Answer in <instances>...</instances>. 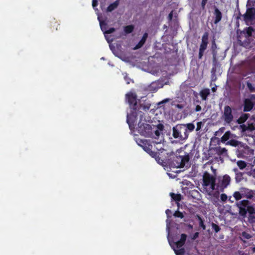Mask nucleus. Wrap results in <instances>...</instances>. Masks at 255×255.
<instances>
[{
	"label": "nucleus",
	"instance_id": "nucleus-17",
	"mask_svg": "<svg viewBox=\"0 0 255 255\" xmlns=\"http://www.w3.org/2000/svg\"><path fill=\"white\" fill-rule=\"evenodd\" d=\"M230 181L231 178L228 175H224L221 181V186L223 188H226L230 184Z\"/></svg>",
	"mask_w": 255,
	"mask_h": 255
},
{
	"label": "nucleus",
	"instance_id": "nucleus-13",
	"mask_svg": "<svg viewBox=\"0 0 255 255\" xmlns=\"http://www.w3.org/2000/svg\"><path fill=\"white\" fill-rule=\"evenodd\" d=\"M153 129L154 132V138L158 139L160 134V131H162L164 129V126L161 124H158L157 126L153 125Z\"/></svg>",
	"mask_w": 255,
	"mask_h": 255
},
{
	"label": "nucleus",
	"instance_id": "nucleus-11",
	"mask_svg": "<svg viewBox=\"0 0 255 255\" xmlns=\"http://www.w3.org/2000/svg\"><path fill=\"white\" fill-rule=\"evenodd\" d=\"M250 202L247 200H243L237 203V206L239 209V214L242 216H245L247 214V209Z\"/></svg>",
	"mask_w": 255,
	"mask_h": 255
},
{
	"label": "nucleus",
	"instance_id": "nucleus-53",
	"mask_svg": "<svg viewBox=\"0 0 255 255\" xmlns=\"http://www.w3.org/2000/svg\"><path fill=\"white\" fill-rule=\"evenodd\" d=\"M202 108L201 107L200 105H197L195 108V111L196 112H199L201 110Z\"/></svg>",
	"mask_w": 255,
	"mask_h": 255
},
{
	"label": "nucleus",
	"instance_id": "nucleus-51",
	"mask_svg": "<svg viewBox=\"0 0 255 255\" xmlns=\"http://www.w3.org/2000/svg\"><path fill=\"white\" fill-rule=\"evenodd\" d=\"M98 5V0H92V6L94 8L95 7Z\"/></svg>",
	"mask_w": 255,
	"mask_h": 255
},
{
	"label": "nucleus",
	"instance_id": "nucleus-32",
	"mask_svg": "<svg viewBox=\"0 0 255 255\" xmlns=\"http://www.w3.org/2000/svg\"><path fill=\"white\" fill-rule=\"evenodd\" d=\"M212 228L214 230L216 233H218L221 230V228L215 223L212 222L211 224Z\"/></svg>",
	"mask_w": 255,
	"mask_h": 255
},
{
	"label": "nucleus",
	"instance_id": "nucleus-56",
	"mask_svg": "<svg viewBox=\"0 0 255 255\" xmlns=\"http://www.w3.org/2000/svg\"><path fill=\"white\" fill-rule=\"evenodd\" d=\"M175 106L176 108H177L178 109H181L183 108V106L181 104H177Z\"/></svg>",
	"mask_w": 255,
	"mask_h": 255
},
{
	"label": "nucleus",
	"instance_id": "nucleus-63",
	"mask_svg": "<svg viewBox=\"0 0 255 255\" xmlns=\"http://www.w3.org/2000/svg\"><path fill=\"white\" fill-rule=\"evenodd\" d=\"M216 89H217L216 87H213V88H212V90L213 92H215Z\"/></svg>",
	"mask_w": 255,
	"mask_h": 255
},
{
	"label": "nucleus",
	"instance_id": "nucleus-58",
	"mask_svg": "<svg viewBox=\"0 0 255 255\" xmlns=\"http://www.w3.org/2000/svg\"><path fill=\"white\" fill-rule=\"evenodd\" d=\"M59 25V24L58 23H57L56 22H54V25H53V26L56 27L55 29H56V30L58 29L57 27H58V26Z\"/></svg>",
	"mask_w": 255,
	"mask_h": 255
},
{
	"label": "nucleus",
	"instance_id": "nucleus-50",
	"mask_svg": "<svg viewBox=\"0 0 255 255\" xmlns=\"http://www.w3.org/2000/svg\"><path fill=\"white\" fill-rule=\"evenodd\" d=\"M199 235V233L198 232H196V233H194L193 235V236H192L191 239L193 240L196 239L197 238H198Z\"/></svg>",
	"mask_w": 255,
	"mask_h": 255
},
{
	"label": "nucleus",
	"instance_id": "nucleus-27",
	"mask_svg": "<svg viewBox=\"0 0 255 255\" xmlns=\"http://www.w3.org/2000/svg\"><path fill=\"white\" fill-rule=\"evenodd\" d=\"M231 136V132L230 131L226 132L221 137V140L222 142H225L227 141Z\"/></svg>",
	"mask_w": 255,
	"mask_h": 255
},
{
	"label": "nucleus",
	"instance_id": "nucleus-5",
	"mask_svg": "<svg viewBox=\"0 0 255 255\" xmlns=\"http://www.w3.org/2000/svg\"><path fill=\"white\" fill-rule=\"evenodd\" d=\"M170 155V152H167L166 150L160 148L156 152V156H154L153 158L159 164L163 166H167Z\"/></svg>",
	"mask_w": 255,
	"mask_h": 255
},
{
	"label": "nucleus",
	"instance_id": "nucleus-16",
	"mask_svg": "<svg viewBox=\"0 0 255 255\" xmlns=\"http://www.w3.org/2000/svg\"><path fill=\"white\" fill-rule=\"evenodd\" d=\"M214 14L215 16V18L214 21V23L215 24H217L219 23L222 17V12L220 11V10L216 7H215Z\"/></svg>",
	"mask_w": 255,
	"mask_h": 255
},
{
	"label": "nucleus",
	"instance_id": "nucleus-40",
	"mask_svg": "<svg viewBox=\"0 0 255 255\" xmlns=\"http://www.w3.org/2000/svg\"><path fill=\"white\" fill-rule=\"evenodd\" d=\"M254 196V192L252 190H250L246 193V197L248 199H252Z\"/></svg>",
	"mask_w": 255,
	"mask_h": 255
},
{
	"label": "nucleus",
	"instance_id": "nucleus-30",
	"mask_svg": "<svg viewBox=\"0 0 255 255\" xmlns=\"http://www.w3.org/2000/svg\"><path fill=\"white\" fill-rule=\"evenodd\" d=\"M100 25L101 30L105 34V31H107V23L105 21H102L100 22Z\"/></svg>",
	"mask_w": 255,
	"mask_h": 255
},
{
	"label": "nucleus",
	"instance_id": "nucleus-24",
	"mask_svg": "<svg viewBox=\"0 0 255 255\" xmlns=\"http://www.w3.org/2000/svg\"><path fill=\"white\" fill-rule=\"evenodd\" d=\"M216 152L219 155H226L227 154V150L220 146L216 148Z\"/></svg>",
	"mask_w": 255,
	"mask_h": 255
},
{
	"label": "nucleus",
	"instance_id": "nucleus-64",
	"mask_svg": "<svg viewBox=\"0 0 255 255\" xmlns=\"http://www.w3.org/2000/svg\"><path fill=\"white\" fill-rule=\"evenodd\" d=\"M241 255H247V254H245V253H243L242 254H241Z\"/></svg>",
	"mask_w": 255,
	"mask_h": 255
},
{
	"label": "nucleus",
	"instance_id": "nucleus-52",
	"mask_svg": "<svg viewBox=\"0 0 255 255\" xmlns=\"http://www.w3.org/2000/svg\"><path fill=\"white\" fill-rule=\"evenodd\" d=\"M253 30V29L252 27H248V30L247 31V33L249 35H251L252 34V31Z\"/></svg>",
	"mask_w": 255,
	"mask_h": 255
},
{
	"label": "nucleus",
	"instance_id": "nucleus-25",
	"mask_svg": "<svg viewBox=\"0 0 255 255\" xmlns=\"http://www.w3.org/2000/svg\"><path fill=\"white\" fill-rule=\"evenodd\" d=\"M236 173L235 179L237 182H241L243 179V173L239 172L238 169H234Z\"/></svg>",
	"mask_w": 255,
	"mask_h": 255
},
{
	"label": "nucleus",
	"instance_id": "nucleus-29",
	"mask_svg": "<svg viewBox=\"0 0 255 255\" xmlns=\"http://www.w3.org/2000/svg\"><path fill=\"white\" fill-rule=\"evenodd\" d=\"M174 251L176 255H183L185 253V249L182 248H180L177 250L174 249Z\"/></svg>",
	"mask_w": 255,
	"mask_h": 255
},
{
	"label": "nucleus",
	"instance_id": "nucleus-46",
	"mask_svg": "<svg viewBox=\"0 0 255 255\" xmlns=\"http://www.w3.org/2000/svg\"><path fill=\"white\" fill-rule=\"evenodd\" d=\"M216 48H217L216 44L215 43V40H213L212 42L211 49H212L214 54H215L214 53H215Z\"/></svg>",
	"mask_w": 255,
	"mask_h": 255
},
{
	"label": "nucleus",
	"instance_id": "nucleus-59",
	"mask_svg": "<svg viewBox=\"0 0 255 255\" xmlns=\"http://www.w3.org/2000/svg\"><path fill=\"white\" fill-rule=\"evenodd\" d=\"M165 212L167 215L168 216L169 213H171V211L169 209H167Z\"/></svg>",
	"mask_w": 255,
	"mask_h": 255
},
{
	"label": "nucleus",
	"instance_id": "nucleus-1",
	"mask_svg": "<svg viewBox=\"0 0 255 255\" xmlns=\"http://www.w3.org/2000/svg\"><path fill=\"white\" fill-rule=\"evenodd\" d=\"M195 125L193 123L186 124H177L172 128V136L179 141L186 140L189 133L195 129Z\"/></svg>",
	"mask_w": 255,
	"mask_h": 255
},
{
	"label": "nucleus",
	"instance_id": "nucleus-36",
	"mask_svg": "<svg viewBox=\"0 0 255 255\" xmlns=\"http://www.w3.org/2000/svg\"><path fill=\"white\" fill-rule=\"evenodd\" d=\"M136 142L141 147H143L147 142L146 140H143V139H138L136 140Z\"/></svg>",
	"mask_w": 255,
	"mask_h": 255
},
{
	"label": "nucleus",
	"instance_id": "nucleus-35",
	"mask_svg": "<svg viewBox=\"0 0 255 255\" xmlns=\"http://www.w3.org/2000/svg\"><path fill=\"white\" fill-rule=\"evenodd\" d=\"M233 196L236 200H239L242 198L241 194L239 191H236L234 192Z\"/></svg>",
	"mask_w": 255,
	"mask_h": 255
},
{
	"label": "nucleus",
	"instance_id": "nucleus-44",
	"mask_svg": "<svg viewBox=\"0 0 255 255\" xmlns=\"http://www.w3.org/2000/svg\"><path fill=\"white\" fill-rule=\"evenodd\" d=\"M221 200L223 202H226L228 199L227 195L225 193H222L220 196Z\"/></svg>",
	"mask_w": 255,
	"mask_h": 255
},
{
	"label": "nucleus",
	"instance_id": "nucleus-38",
	"mask_svg": "<svg viewBox=\"0 0 255 255\" xmlns=\"http://www.w3.org/2000/svg\"><path fill=\"white\" fill-rule=\"evenodd\" d=\"M248 212L250 214H253L255 213V209L252 206L248 205L247 209V212Z\"/></svg>",
	"mask_w": 255,
	"mask_h": 255
},
{
	"label": "nucleus",
	"instance_id": "nucleus-18",
	"mask_svg": "<svg viewBox=\"0 0 255 255\" xmlns=\"http://www.w3.org/2000/svg\"><path fill=\"white\" fill-rule=\"evenodd\" d=\"M159 85L160 83L158 82H153L148 86V90L153 92H156L160 87Z\"/></svg>",
	"mask_w": 255,
	"mask_h": 255
},
{
	"label": "nucleus",
	"instance_id": "nucleus-55",
	"mask_svg": "<svg viewBox=\"0 0 255 255\" xmlns=\"http://www.w3.org/2000/svg\"><path fill=\"white\" fill-rule=\"evenodd\" d=\"M247 127H250V128H251V129H249L248 130H253L255 129L254 126L253 124L249 125Z\"/></svg>",
	"mask_w": 255,
	"mask_h": 255
},
{
	"label": "nucleus",
	"instance_id": "nucleus-19",
	"mask_svg": "<svg viewBox=\"0 0 255 255\" xmlns=\"http://www.w3.org/2000/svg\"><path fill=\"white\" fill-rule=\"evenodd\" d=\"M120 0H116L115 1L110 4L107 8V11L112 12L113 10L117 8L119 5Z\"/></svg>",
	"mask_w": 255,
	"mask_h": 255
},
{
	"label": "nucleus",
	"instance_id": "nucleus-57",
	"mask_svg": "<svg viewBox=\"0 0 255 255\" xmlns=\"http://www.w3.org/2000/svg\"><path fill=\"white\" fill-rule=\"evenodd\" d=\"M215 72H216L215 68V67L212 68V70H211L212 75H215Z\"/></svg>",
	"mask_w": 255,
	"mask_h": 255
},
{
	"label": "nucleus",
	"instance_id": "nucleus-8",
	"mask_svg": "<svg viewBox=\"0 0 255 255\" xmlns=\"http://www.w3.org/2000/svg\"><path fill=\"white\" fill-rule=\"evenodd\" d=\"M243 17L244 20L246 22L251 21L255 19V8L250 7L247 9L246 13L242 15L240 13L239 16H238V18H240V16Z\"/></svg>",
	"mask_w": 255,
	"mask_h": 255
},
{
	"label": "nucleus",
	"instance_id": "nucleus-42",
	"mask_svg": "<svg viewBox=\"0 0 255 255\" xmlns=\"http://www.w3.org/2000/svg\"><path fill=\"white\" fill-rule=\"evenodd\" d=\"M116 30V29L114 27H111L109 28L108 30H107V31H105V34H111L113 32H114ZM105 37L107 38V36L106 35H105Z\"/></svg>",
	"mask_w": 255,
	"mask_h": 255
},
{
	"label": "nucleus",
	"instance_id": "nucleus-15",
	"mask_svg": "<svg viewBox=\"0 0 255 255\" xmlns=\"http://www.w3.org/2000/svg\"><path fill=\"white\" fill-rule=\"evenodd\" d=\"M148 37V33L147 32H145L140 40L138 42V43L133 48L134 50H136L140 48L143 46V45L145 43V41Z\"/></svg>",
	"mask_w": 255,
	"mask_h": 255
},
{
	"label": "nucleus",
	"instance_id": "nucleus-21",
	"mask_svg": "<svg viewBox=\"0 0 255 255\" xmlns=\"http://www.w3.org/2000/svg\"><path fill=\"white\" fill-rule=\"evenodd\" d=\"M249 114H243L241 115L240 118L237 120V123L239 124H242L244 123L249 118Z\"/></svg>",
	"mask_w": 255,
	"mask_h": 255
},
{
	"label": "nucleus",
	"instance_id": "nucleus-60",
	"mask_svg": "<svg viewBox=\"0 0 255 255\" xmlns=\"http://www.w3.org/2000/svg\"><path fill=\"white\" fill-rule=\"evenodd\" d=\"M187 227L189 229H193V225H191V224H188L187 225Z\"/></svg>",
	"mask_w": 255,
	"mask_h": 255
},
{
	"label": "nucleus",
	"instance_id": "nucleus-6",
	"mask_svg": "<svg viewBox=\"0 0 255 255\" xmlns=\"http://www.w3.org/2000/svg\"><path fill=\"white\" fill-rule=\"evenodd\" d=\"M139 116L138 112L136 109L132 110L129 114H128L127 116V122L129 126L130 129L134 128L135 124L137 120V117Z\"/></svg>",
	"mask_w": 255,
	"mask_h": 255
},
{
	"label": "nucleus",
	"instance_id": "nucleus-7",
	"mask_svg": "<svg viewBox=\"0 0 255 255\" xmlns=\"http://www.w3.org/2000/svg\"><path fill=\"white\" fill-rule=\"evenodd\" d=\"M150 106L151 105L150 104L145 102L140 104L137 106L136 111L138 112L139 119H140L141 120L146 121L144 112H147L149 110Z\"/></svg>",
	"mask_w": 255,
	"mask_h": 255
},
{
	"label": "nucleus",
	"instance_id": "nucleus-28",
	"mask_svg": "<svg viewBox=\"0 0 255 255\" xmlns=\"http://www.w3.org/2000/svg\"><path fill=\"white\" fill-rule=\"evenodd\" d=\"M196 217H197V218H198V220L199 221V226L203 229V230H205L206 229V226H205V225L204 223L203 219L199 215H197Z\"/></svg>",
	"mask_w": 255,
	"mask_h": 255
},
{
	"label": "nucleus",
	"instance_id": "nucleus-10",
	"mask_svg": "<svg viewBox=\"0 0 255 255\" xmlns=\"http://www.w3.org/2000/svg\"><path fill=\"white\" fill-rule=\"evenodd\" d=\"M126 101L128 103L129 107L132 110L136 109L138 105L137 104L136 95L132 93H128L126 96Z\"/></svg>",
	"mask_w": 255,
	"mask_h": 255
},
{
	"label": "nucleus",
	"instance_id": "nucleus-31",
	"mask_svg": "<svg viewBox=\"0 0 255 255\" xmlns=\"http://www.w3.org/2000/svg\"><path fill=\"white\" fill-rule=\"evenodd\" d=\"M237 165L241 169H244L247 166L246 162L243 160L238 161L237 162Z\"/></svg>",
	"mask_w": 255,
	"mask_h": 255
},
{
	"label": "nucleus",
	"instance_id": "nucleus-43",
	"mask_svg": "<svg viewBox=\"0 0 255 255\" xmlns=\"http://www.w3.org/2000/svg\"><path fill=\"white\" fill-rule=\"evenodd\" d=\"M240 128L242 129V131L245 132L247 130H248L250 128V127H247V126L243 124L240 125Z\"/></svg>",
	"mask_w": 255,
	"mask_h": 255
},
{
	"label": "nucleus",
	"instance_id": "nucleus-39",
	"mask_svg": "<svg viewBox=\"0 0 255 255\" xmlns=\"http://www.w3.org/2000/svg\"><path fill=\"white\" fill-rule=\"evenodd\" d=\"M186 238L187 235L185 234H182L181 235V238L179 241L184 245L186 240Z\"/></svg>",
	"mask_w": 255,
	"mask_h": 255
},
{
	"label": "nucleus",
	"instance_id": "nucleus-47",
	"mask_svg": "<svg viewBox=\"0 0 255 255\" xmlns=\"http://www.w3.org/2000/svg\"><path fill=\"white\" fill-rule=\"evenodd\" d=\"M247 86L251 92H253L255 91V88L253 87L252 83H251L250 82H248L247 84Z\"/></svg>",
	"mask_w": 255,
	"mask_h": 255
},
{
	"label": "nucleus",
	"instance_id": "nucleus-23",
	"mask_svg": "<svg viewBox=\"0 0 255 255\" xmlns=\"http://www.w3.org/2000/svg\"><path fill=\"white\" fill-rule=\"evenodd\" d=\"M210 94V90L208 89H205L202 90L200 93V95L203 100L206 101L208 96Z\"/></svg>",
	"mask_w": 255,
	"mask_h": 255
},
{
	"label": "nucleus",
	"instance_id": "nucleus-14",
	"mask_svg": "<svg viewBox=\"0 0 255 255\" xmlns=\"http://www.w3.org/2000/svg\"><path fill=\"white\" fill-rule=\"evenodd\" d=\"M208 37L209 33L208 32H205L203 34L202 37L201 43L200 45V49L206 50L207 48V45L208 44Z\"/></svg>",
	"mask_w": 255,
	"mask_h": 255
},
{
	"label": "nucleus",
	"instance_id": "nucleus-37",
	"mask_svg": "<svg viewBox=\"0 0 255 255\" xmlns=\"http://www.w3.org/2000/svg\"><path fill=\"white\" fill-rule=\"evenodd\" d=\"M173 215L175 217L180 218L181 219H182L184 217V215H183V213L179 211H175V213H174Z\"/></svg>",
	"mask_w": 255,
	"mask_h": 255
},
{
	"label": "nucleus",
	"instance_id": "nucleus-62",
	"mask_svg": "<svg viewBox=\"0 0 255 255\" xmlns=\"http://www.w3.org/2000/svg\"><path fill=\"white\" fill-rule=\"evenodd\" d=\"M252 251L253 253H255V247L252 248Z\"/></svg>",
	"mask_w": 255,
	"mask_h": 255
},
{
	"label": "nucleus",
	"instance_id": "nucleus-4",
	"mask_svg": "<svg viewBox=\"0 0 255 255\" xmlns=\"http://www.w3.org/2000/svg\"><path fill=\"white\" fill-rule=\"evenodd\" d=\"M211 169L214 171V173L216 172V170L214 169L213 167H211ZM216 175H211L207 171H205L203 175V183L202 186L207 188L209 187L210 189L211 190H214L216 188Z\"/></svg>",
	"mask_w": 255,
	"mask_h": 255
},
{
	"label": "nucleus",
	"instance_id": "nucleus-41",
	"mask_svg": "<svg viewBox=\"0 0 255 255\" xmlns=\"http://www.w3.org/2000/svg\"><path fill=\"white\" fill-rule=\"evenodd\" d=\"M203 123L202 122H199L197 123V127L196 128V130L197 131L200 130L202 127L203 126Z\"/></svg>",
	"mask_w": 255,
	"mask_h": 255
},
{
	"label": "nucleus",
	"instance_id": "nucleus-33",
	"mask_svg": "<svg viewBox=\"0 0 255 255\" xmlns=\"http://www.w3.org/2000/svg\"><path fill=\"white\" fill-rule=\"evenodd\" d=\"M242 237L243 239L247 240L250 239L252 237V236L250 234L245 231L242 232Z\"/></svg>",
	"mask_w": 255,
	"mask_h": 255
},
{
	"label": "nucleus",
	"instance_id": "nucleus-22",
	"mask_svg": "<svg viewBox=\"0 0 255 255\" xmlns=\"http://www.w3.org/2000/svg\"><path fill=\"white\" fill-rule=\"evenodd\" d=\"M145 151H146L150 156H151L152 158L154 156H156V152L153 151L149 145H146V144L142 147Z\"/></svg>",
	"mask_w": 255,
	"mask_h": 255
},
{
	"label": "nucleus",
	"instance_id": "nucleus-12",
	"mask_svg": "<svg viewBox=\"0 0 255 255\" xmlns=\"http://www.w3.org/2000/svg\"><path fill=\"white\" fill-rule=\"evenodd\" d=\"M254 106L253 102L250 99H245L244 102V109L245 112L251 111Z\"/></svg>",
	"mask_w": 255,
	"mask_h": 255
},
{
	"label": "nucleus",
	"instance_id": "nucleus-2",
	"mask_svg": "<svg viewBox=\"0 0 255 255\" xmlns=\"http://www.w3.org/2000/svg\"><path fill=\"white\" fill-rule=\"evenodd\" d=\"M190 159L188 153L184 152V154L178 155L173 152H170V155L168 162L167 166L171 168H182L186 163H188Z\"/></svg>",
	"mask_w": 255,
	"mask_h": 255
},
{
	"label": "nucleus",
	"instance_id": "nucleus-9",
	"mask_svg": "<svg viewBox=\"0 0 255 255\" xmlns=\"http://www.w3.org/2000/svg\"><path fill=\"white\" fill-rule=\"evenodd\" d=\"M223 118L225 123L230 124L234 119L232 108L229 106L224 107Z\"/></svg>",
	"mask_w": 255,
	"mask_h": 255
},
{
	"label": "nucleus",
	"instance_id": "nucleus-49",
	"mask_svg": "<svg viewBox=\"0 0 255 255\" xmlns=\"http://www.w3.org/2000/svg\"><path fill=\"white\" fill-rule=\"evenodd\" d=\"M208 0H202L201 1V7L203 9H204L205 8V5L207 3Z\"/></svg>",
	"mask_w": 255,
	"mask_h": 255
},
{
	"label": "nucleus",
	"instance_id": "nucleus-26",
	"mask_svg": "<svg viewBox=\"0 0 255 255\" xmlns=\"http://www.w3.org/2000/svg\"><path fill=\"white\" fill-rule=\"evenodd\" d=\"M134 26L133 25H127L124 27V30L126 34L131 33L134 30Z\"/></svg>",
	"mask_w": 255,
	"mask_h": 255
},
{
	"label": "nucleus",
	"instance_id": "nucleus-48",
	"mask_svg": "<svg viewBox=\"0 0 255 255\" xmlns=\"http://www.w3.org/2000/svg\"><path fill=\"white\" fill-rule=\"evenodd\" d=\"M205 50H203V49L199 48V55H198L199 59H202Z\"/></svg>",
	"mask_w": 255,
	"mask_h": 255
},
{
	"label": "nucleus",
	"instance_id": "nucleus-45",
	"mask_svg": "<svg viewBox=\"0 0 255 255\" xmlns=\"http://www.w3.org/2000/svg\"><path fill=\"white\" fill-rule=\"evenodd\" d=\"M174 244L177 249L182 248V246L184 245V244L180 242V241H178L177 242H175Z\"/></svg>",
	"mask_w": 255,
	"mask_h": 255
},
{
	"label": "nucleus",
	"instance_id": "nucleus-54",
	"mask_svg": "<svg viewBox=\"0 0 255 255\" xmlns=\"http://www.w3.org/2000/svg\"><path fill=\"white\" fill-rule=\"evenodd\" d=\"M172 17H173V11H172L170 12V13L168 14V19L169 20H171L172 19Z\"/></svg>",
	"mask_w": 255,
	"mask_h": 255
},
{
	"label": "nucleus",
	"instance_id": "nucleus-3",
	"mask_svg": "<svg viewBox=\"0 0 255 255\" xmlns=\"http://www.w3.org/2000/svg\"><path fill=\"white\" fill-rule=\"evenodd\" d=\"M146 121L141 120L139 119V121L138 123L137 131L142 136L154 138V132L153 129V125H150L147 123H143L142 122H146Z\"/></svg>",
	"mask_w": 255,
	"mask_h": 255
},
{
	"label": "nucleus",
	"instance_id": "nucleus-20",
	"mask_svg": "<svg viewBox=\"0 0 255 255\" xmlns=\"http://www.w3.org/2000/svg\"><path fill=\"white\" fill-rule=\"evenodd\" d=\"M170 196L172 200L175 201L177 204H179V202L182 199V196L180 194H175L174 193H170Z\"/></svg>",
	"mask_w": 255,
	"mask_h": 255
},
{
	"label": "nucleus",
	"instance_id": "nucleus-34",
	"mask_svg": "<svg viewBox=\"0 0 255 255\" xmlns=\"http://www.w3.org/2000/svg\"><path fill=\"white\" fill-rule=\"evenodd\" d=\"M228 143L232 146L236 147L239 145V141L235 139H231Z\"/></svg>",
	"mask_w": 255,
	"mask_h": 255
},
{
	"label": "nucleus",
	"instance_id": "nucleus-61",
	"mask_svg": "<svg viewBox=\"0 0 255 255\" xmlns=\"http://www.w3.org/2000/svg\"><path fill=\"white\" fill-rule=\"evenodd\" d=\"M169 100V99H165L164 100H163L162 103H166V102L168 101Z\"/></svg>",
	"mask_w": 255,
	"mask_h": 255
}]
</instances>
